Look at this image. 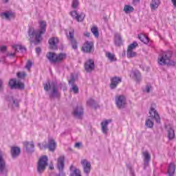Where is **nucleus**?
Masks as SVG:
<instances>
[{"instance_id":"26","label":"nucleus","mask_w":176,"mask_h":176,"mask_svg":"<svg viewBox=\"0 0 176 176\" xmlns=\"http://www.w3.org/2000/svg\"><path fill=\"white\" fill-rule=\"evenodd\" d=\"M20 152H21L20 148L19 147H12L11 148V155L12 157H17L20 155Z\"/></svg>"},{"instance_id":"51","label":"nucleus","mask_w":176,"mask_h":176,"mask_svg":"<svg viewBox=\"0 0 176 176\" xmlns=\"http://www.w3.org/2000/svg\"><path fill=\"white\" fill-rule=\"evenodd\" d=\"M82 146V142H77L75 144V148H78V149H79V148H80V146Z\"/></svg>"},{"instance_id":"49","label":"nucleus","mask_w":176,"mask_h":176,"mask_svg":"<svg viewBox=\"0 0 176 176\" xmlns=\"http://www.w3.org/2000/svg\"><path fill=\"white\" fill-rule=\"evenodd\" d=\"M3 91V81L0 79V91Z\"/></svg>"},{"instance_id":"59","label":"nucleus","mask_w":176,"mask_h":176,"mask_svg":"<svg viewBox=\"0 0 176 176\" xmlns=\"http://www.w3.org/2000/svg\"><path fill=\"white\" fill-rule=\"evenodd\" d=\"M3 1L4 2V3H8L9 2V0H3Z\"/></svg>"},{"instance_id":"21","label":"nucleus","mask_w":176,"mask_h":176,"mask_svg":"<svg viewBox=\"0 0 176 176\" xmlns=\"http://www.w3.org/2000/svg\"><path fill=\"white\" fill-rule=\"evenodd\" d=\"M132 78L135 80L137 83H140L141 82L142 77L141 76V73L138 70H133L131 73Z\"/></svg>"},{"instance_id":"19","label":"nucleus","mask_w":176,"mask_h":176,"mask_svg":"<svg viewBox=\"0 0 176 176\" xmlns=\"http://www.w3.org/2000/svg\"><path fill=\"white\" fill-rule=\"evenodd\" d=\"M48 43H50V48L56 50H57V45H58V38L52 37L49 39Z\"/></svg>"},{"instance_id":"5","label":"nucleus","mask_w":176,"mask_h":176,"mask_svg":"<svg viewBox=\"0 0 176 176\" xmlns=\"http://www.w3.org/2000/svg\"><path fill=\"white\" fill-rule=\"evenodd\" d=\"M173 52L171 51L161 52L158 56V64L160 65H166L167 64V61H170V60H171Z\"/></svg>"},{"instance_id":"36","label":"nucleus","mask_w":176,"mask_h":176,"mask_svg":"<svg viewBox=\"0 0 176 176\" xmlns=\"http://www.w3.org/2000/svg\"><path fill=\"white\" fill-rule=\"evenodd\" d=\"M135 56H137L136 52H134L133 50H127L126 56L128 57V58L135 57Z\"/></svg>"},{"instance_id":"35","label":"nucleus","mask_w":176,"mask_h":176,"mask_svg":"<svg viewBox=\"0 0 176 176\" xmlns=\"http://www.w3.org/2000/svg\"><path fill=\"white\" fill-rule=\"evenodd\" d=\"M85 13H81V14H78V15L76 16V20L77 21H80V22H82L83 21V20H85Z\"/></svg>"},{"instance_id":"13","label":"nucleus","mask_w":176,"mask_h":176,"mask_svg":"<svg viewBox=\"0 0 176 176\" xmlns=\"http://www.w3.org/2000/svg\"><path fill=\"white\" fill-rule=\"evenodd\" d=\"M94 68H96V65H94V60L93 59H89L85 62V69L86 72H92Z\"/></svg>"},{"instance_id":"54","label":"nucleus","mask_w":176,"mask_h":176,"mask_svg":"<svg viewBox=\"0 0 176 176\" xmlns=\"http://www.w3.org/2000/svg\"><path fill=\"white\" fill-rule=\"evenodd\" d=\"M140 0H133V5H138V3H140Z\"/></svg>"},{"instance_id":"3","label":"nucleus","mask_w":176,"mask_h":176,"mask_svg":"<svg viewBox=\"0 0 176 176\" xmlns=\"http://www.w3.org/2000/svg\"><path fill=\"white\" fill-rule=\"evenodd\" d=\"M46 57L49 59L50 63H61V61L67 58V54L60 53L57 54L54 52H49L47 54Z\"/></svg>"},{"instance_id":"42","label":"nucleus","mask_w":176,"mask_h":176,"mask_svg":"<svg viewBox=\"0 0 176 176\" xmlns=\"http://www.w3.org/2000/svg\"><path fill=\"white\" fill-rule=\"evenodd\" d=\"M87 104L89 107H94L96 105V101L94 100H93V99H89L87 101Z\"/></svg>"},{"instance_id":"12","label":"nucleus","mask_w":176,"mask_h":176,"mask_svg":"<svg viewBox=\"0 0 176 176\" xmlns=\"http://www.w3.org/2000/svg\"><path fill=\"white\" fill-rule=\"evenodd\" d=\"M81 164L82 166L84 173L87 174V175H89L91 170V164L90 162L87 161V160H82L81 161Z\"/></svg>"},{"instance_id":"28","label":"nucleus","mask_w":176,"mask_h":176,"mask_svg":"<svg viewBox=\"0 0 176 176\" xmlns=\"http://www.w3.org/2000/svg\"><path fill=\"white\" fill-rule=\"evenodd\" d=\"M168 138L169 140H173L175 138V133L174 129L171 126L167 127Z\"/></svg>"},{"instance_id":"14","label":"nucleus","mask_w":176,"mask_h":176,"mask_svg":"<svg viewBox=\"0 0 176 176\" xmlns=\"http://www.w3.org/2000/svg\"><path fill=\"white\" fill-rule=\"evenodd\" d=\"M67 38L70 40L72 49L76 50V49H78V43L76 42V40L74 38L73 30L69 31V36H67Z\"/></svg>"},{"instance_id":"38","label":"nucleus","mask_w":176,"mask_h":176,"mask_svg":"<svg viewBox=\"0 0 176 176\" xmlns=\"http://www.w3.org/2000/svg\"><path fill=\"white\" fill-rule=\"evenodd\" d=\"M70 91H73L74 94H78L79 93V87L76 85H72Z\"/></svg>"},{"instance_id":"50","label":"nucleus","mask_w":176,"mask_h":176,"mask_svg":"<svg viewBox=\"0 0 176 176\" xmlns=\"http://www.w3.org/2000/svg\"><path fill=\"white\" fill-rule=\"evenodd\" d=\"M144 91H146V93H149V91H151V86L146 85Z\"/></svg>"},{"instance_id":"1","label":"nucleus","mask_w":176,"mask_h":176,"mask_svg":"<svg viewBox=\"0 0 176 176\" xmlns=\"http://www.w3.org/2000/svg\"><path fill=\"white\" fill-rule=\"evenodd\" d=\"M39 24V30H35L34 28H30L28 30V36L31 39L30 41H32L34 36H35L34 45H39V43H41V41H42V35L46 32V21H41Z\"/></svg>"},{"instance_id":"46","label":"nucleus","mask_w":176,"mask_h":176,"mask_svg":"<svg viewBox=\"0 0 176 176\" xmlns=\"http://www.w3.org/2000/svg\"><path fill=\"white\" fill-rule=\"evenodd\" d=\"M10 102L14 104V107H16V108H18L19 107V101H17V100H14V99H12L10 100Z\"/></svg>"},{"instance_id":"15","label":"nucleus","mask_w":176,"mask_h":176,"mask_svg":"<svg viewBox=\"0 0 176 176\" xmlns=\"http://www.w3.org/2000/svg\"><path fill=\"white\" fill-rule=\"evenodd\" d=\"M121 82H122V78H120V77L115 76L111 78L110 89H111V90L116 89V87H118V85H119V83H121Z\"/></svg>"},{"instance_id":"40","label":"nucleus","mask_w":176,"mask_h":176,"mask_svg":"<svg viewBox=\"0 0 176 176\" xmlns=\"http://www.w3.org/2000/svg\"><path fill=\"white\" fill-rule=\"evenodd\" d=\"M138 46V43L136 41H133V43L129 45L127 50H133Z\"/></svg>"},{"instance_id":"48","label":"nucleus","mask_w":176,"mask_h":176,"mask_svg":"<svg viewBox=\"0 0 176 176\" xmlns=\"http://www.w3.org/2000/svg\"><path fill=\"white\" fill-rule=\"evenodd\" d=\"M74 83H75V78L72 77L71 80H69V85H71V86H72V85H75Z\"/></svg>"},{"instance_id":"60","label":"nucleus","mask_w":176,"mask_h":176,"mask_svg":"<svg viewBox=\"0 0 176 176\" xmlns=\"http://www.w3.org/2000/svg\"><path fill=\"white\" fill-rule=\"evenodd\" d=\"M50 170H53L54 168V166H50Z\"/></svg>"},{"instance_id":"6","label":"nucleus","mask_w":176,"mask_h":176,"mask_svg":"<svg viewBox=\"0 0 176 176\" xmlns=\"http://www.w3.org/2000/svg\"><path fill=\"white\" fill-rule=\"evenodd\" d=\"M47 156L43 155L38 160L37 164V171L39 174H42L45 170H46V167H47Z\"/></svg>"},{"instance_id":"17","label":"nucleus","mask_w":176,"mask_h":176,"mask_svg":"<svg viewBox=\"0 0 176 176\" xmlns=\"http://www.w3.org/2000/svg\"><path fill=\"white\" fill-rule=\"evenodd\" d=\"M149 114L151 115V118H153V119H155L157 123H160V116H159V113H157V111H156L155 108L152 107H151Z\"/></svg>"},{"instance_id":"7","label":"nucleus","mask_w":176,"mask_h":176,"mask_svg":"<svg viewBox=\"0 0 176 176\" xmlns=\"http://www.w3.org/2000/svg\"><path fill=\"white\" fill-rule=\"evenodd\" d=\"M3 151L0 149V175H8V168L6 167V162L3 159Z\"/></svg>"},{"instance_id":"16","label":"nucleus","mask_w":176,"mask_h":176,"mask_svg":"<svg viewBox=\"0 0 176 176\" xmlns=\"http://www.w3.org/2000/svg\"><path fill=\"white\" fill-rule=\"evenodd\" d=\"M111 122H112L111 120H106L104 121H102L100 124L102 132L105 135H107V134H108V131H109V129H108V125L109 124V123H111Z\"/></svg>"},{"instance_id":"55","label":"nucleus","mask_w":176,"mask_h":176,"mask_svg":"<svg viewBox=\"0 0 176 176\" xmlns=\"http://www.w3.org/2000/svg\"><path fill=\"white\" fill-rule=\"evenodd\" d=\"M41 52V47L36 48V53H37V54H39Z\"/></svg>"},{"instance_id":"37","label":"nucleus","mask_w":176,"mask_h":176,"mask_svg":"<svg viewBox=\"0 0 176 176\" xmlns=\"http://www.w3.org/2000/svg\"><path fill=\"white\" fill-rule=\"evenodd\" d=\"M15 86L16 87L14 89H19V90L24 89V83H23L20 81L16 82V84Z\"/></svg>"},{"instance_id":"44","label":"nucleus","mask_w":176,"mask_h":176,"mask_svg":"<svg viewBox=\"0 0 176 176\" xmlns=\"http://www.w3.org/2000/svg\"><path fill=\"white\" fill-rule=\"evenodd\" d=\"M31 67H32V62L31 60H28L25 65L26 69H28V71H30V69H31Z\"/></svg>"},{"instance_id":"32","label":"nucleus","mask_w":176,"mask_h":176,"mask_svg":"<svg viewBox=\"0 0 176 176\" xmlns=\"http://www.w3.org/2000/svg\"><path fill=\"white\" fill-rule=\"evenodd\" d=\"M124 12H125V13H131V12H134V8H133V6L126 5L124 7Z\"/></svg>"},{"instance_id":"56","label":"nucleus","mask_w":176,"mask_h":176,"mask_svg":"<svg viewBox=\"0 0 176 176\" xmlns=\"http://www.w3.org/2000/svg\"><path fill=\"white\" fill-rule=\"evenodd\" d=\"M85 36H87V38H89L90 36V33L89 32H85L84 33Z\"/></svg>"},{"instance_id":"33","label":"nucleus","mask_w":176,"mask_h":176,"mask_svg":"<svg viewBox=\"0 0 176 176\" xmlns=\"http://www.w3.org/2000/svg\"><path fill=\"white\" fill-rule=\"evenodd\" d=\"M106 57H107V58H109L110 61H116V58H115V54L111 52H107Z\"/></svg>"},{"instance_id":"20","label":"nucleus","mask_w":176,"mask_h":176,"mask_svg":"<svg viewBox=\"0 0 176 176\" xmlns=\"http://www.w3.org/2000/svg\"><path fill=\"white\" fill-rule=\"evenodd\" d=\"M142 155L144 156V169L145 170L149 166V162H151V154H149L148 151H144Z\"/></svg>"},{"instance_id":"9","label":"nucleus","mask_w":176,"mask_h":176,"mask_svg":"<svg viewBox=\"0 0 176 176\" xmlns=\"http://www.w3.org/2000/svg\"><path fill=\"white\" fill-rule=\"evenodd\" d=\"M116 104L119 109L126 108V97L123 95H120L116 98Z\"/></svg>"},{"instance_id":"41","label":"nucleus","mask_w":176,"mask_h":176,"mask_svg":"<svg viewBox=\"0 0 176 176\" xmlns=\"http://www.w3.org/2000/svg\"><path fill=\"white\" fill-rule=\"evenodd\" d=\"M78 6H79V0H73L72 8H73V9H76Z\"/></svg>"},{"instance_id":"22","label":"nucleus","mask_w":176,"mask_h":176,"mask_svg":"<svg viewBox=\"0 0 176 176\" xmlns=\"http://www.w3.org/2000/svg\"><path fill=\"white\" fill-rule=\"evenodd\" d=\"M1 17H4L6 20H10L12 17H14V14L12 11H6L0 14Z\"/></svg>"},{"instance_id":"57","label":"nucleus","mask_w":176,"mask_h":176,"mask_svg":"<svg viewBox=\"0 0 176 176\" xmlns=\"http://www.w3.org/2000/svg\"><path fill=\"white\" fill-rule=\"evenodd\" d=\"M173 6L176 8V0H171Z\"/></svg>"},{"instance_id":"23","label":"nucleus","mask_w":176,"mask_h":176,"mask_svg":"<svg viewBox=\"0 0 176 176\" xmlns=\"http://www.w3.org/2000/svg\"><path fill=\"white\" fill-rule=\"evenodd\" d=\"M69 170L71 171L70 176H82L80 175V170L79 169L75 168L74 165H72L69 168Z\"/></svg>"},{"instance_id":"2","label":"nucleus","mask_w":176,"mask_h":176,"mask_svg":"<svg viewBox=\"0 0 176 176\" xmlns=\"http://www.w3.org/2000/svg\"><path fill=\"white\" fill-rule=\"evenodd\" d=\"M37 146H38L41 151L43 149H48L50 152H54L57 148V143L54 141V139L50 138L48 139L47 144H46V142H43V144L38 143Z\"/></svg>"},{"instance_id":"4","label":"nucleus","mask_w":176,"mask_h":176,"mask_svg":"<svg viewBox=\"0 0 176 176\" xmlns=\"http://www.w3.org/2000/svg\"><path fill=\"white\" fill-rule=\"evenodd\" d=\"M52 89V91L50 94V98H54L60 96V93H58V89H57V86L56 83L49 82L44 84V90L45 91H49Z\"/></svg>"},{"instance_id":"34","label":"nucleus","mask_w":176,"mask_h":176,"mask_svg":"<svg viewBox=\"0 0 176 176\" xmlns=\"http://www.w3.org/2000/svg\"><path fill=\"white\" fill-rule=\"evenodd\" d=\"M91 31L92 32V34H94V36H96V38H98L100 34L98 33V28H97L96 26H94L91 29Z\"/></svg>"},{"instance_id":"27","label":"nucleus","mask_w":176,"mask_h":176,"mask_svg":"<svg viewBox=\"0 0 176 176\" xmlns=\"http://www.w3.org/2000/svg\"><path fill=\"white\" fill-rule=\"evenodd\" d=\"M168 174L169 176H174V174H175V164L173 162L168 166Z\"/></svg>"},{"instance_id":"39","label":"nucleus","mask_w":176,"mask_h":176,"mask_svg":"<svg viewBox=\"0 0 176 176\" xmlns=\"http://www.w3.org/2000/svg\"><path fill=\"white\" fill-rule=\"evenodd\" d=\"M145 125L146 127H148V129H152V127H153V121L151 120V118H148L146 120Z\"/></svg>"},{"instance_id":"8","label":"nucleus","mask_w":176,"mask_h":176,"mask_svg":"<svg viewBox=\"0 0 176 176\" xmlns=\"http://www.w3.org/2000/svg\"><path fill=\"white\" fill-rule=\"evenodd\" d=\"M65 158L64 156L62 155L58 158L57 168L59 170V173L58 176H65V173H64L63 172L64 166H65Z\"/></svg>"},{"instance_id":"29","label":"nucleus","mask_w":176,"mask_h":176,"mask_svg":"<svg viewBox=\"0 0 176 176\" xmlns=\"http://www.w3.org/2000/svg\"><path fill=\"white\" fill-rule=\"evenodd\" d=\"M12 48L15 50V53H16V52H19V50H20L21 53H25V52H27V49H25V47L20 45H13Z\"/></svg>"},{"instance_id":"52","label":"nucleus","mask_w":176,"mask_h":176,"mask_svg":"<svg viewBox=\"0 0 176 176\" xmlns=\"http://www.w3.org/2000/svg\"><path fill=\"white\" fill-rule=\"evenodd\" d=\"M6 49H7L6 46L3 45L1 47L0 50L1 52H6Z\"/></svg>"},{"instance_id":"25","label":"nucleus","mask_w":176,"mask_h":176,"mask_svg":"<svg viewBox=\"0 0 176 176\" xmlns=\"http://www.w3.org/2000/svg\"><path fill=\"white\" fill-rule=\"evenodd\" d=\"M114 43L116 46H120L123 42L122 41V36L119 33H117L114 36Z\"/></svg>"},{"instance_id":"31","label":"nucleus","mask_w":176,"mask_h":176,"mask_svg":"<svg viewBox=\"0 0 176 176\" xmlns=\"http://www.w3.org/2000/svg\"><path fill=\"white\" fill-rule=\"evenodd\" d=\"M138 38L141 42H143V43H145L146 45H148L149 43V38L148 36L144 35V34H139Z\"/></svg>"},{"instance_id":"53","label":"nucleus","mask_w":176,"mask_h":176,"mask_svg":"<svg viewBox=\"0 0 176 176\" xmlns=\"http://www.w3.org/2000/svg\"><path fill=\"white\" fill-rule=\"evenodd\" d=\"M7 56H8L9 57H14V56H16V52L15 53H8Z\"/></svg>"},{"instance_id":"11","label":"nucleus","mask_w":176,"mask_h":176,"mask_svg":"<svg viewBox=\"0 0 176 176\" xmlns=\"http://www.w3.org/2000/svg\"><path fill=\"white\" fill-rule=\"evenodd\" d=\"M94 47V44L91 41H85L82 46L81 50L84 53H90L93 48Z\"/></svg>"},{"instance_id":"10","label":"nucleus","mask_w":176,"mask_h":176,"mask_svg":"<svg viewBox=\"0 0 176 176\" xmlns=\"http://www.w3.org/2000/svg\"><path fill=\"white\" fill-rule=\"evenodd\" d=\"M84 111L83 107L82 106H76L74 108L72 114L74 118H77V119H82V116H83Z\"/></svg>"},{"instance_id":"24","label":"nucleus","mask_w":176,"mask_h":176,"mask_svg":"<svg viewBox=\"0 0 176 176\" xmlns=\"http://www.w3.org/2000/svg\"><path fill=\"white\" fill-rule=\"evenodd\" d=\"M160 6V0H151L150 8L151 10H156Z\"/></svg>"},{"instance_id":"30","label":"nucleus","mask_w":176,"mask_h":176,"mask_svg":"<svg viewBox=\"0 0 176 176\" xmlns=\"http://www.w3.org/2000/svg\"><path fill=\"white\" fill-rule=\"evenodd\" d=\"M17 83V80L16 78H12L8 82V86L11 90H14L16 88V84Z\"/></svg>"},{"instance_id":"47","label":"nucleus","mask_w":176,"mask_h":176,"mask_svg":"<svg viewBox=\"0 0 176 176\" xmlns=\"http://www.w3.org/2000/svg\"><path fill=\"white\" fill-rule=\"evenodd\" d=\"M17 76L21 78H25V76H27V74L19 72L17 73Z\"/></svg>"},{"instance_id":"43","label":"nucleus","mask_w":176,"mask_h":176,"mask_svg":"<svg viewBox=\"0 0 176 176\" xmlns=\"http://www.w3.org/2000/svg\"><path fill=\"white\" fill-rule=\"evenodd\" d=\"M175 62L174 60H171V59H170L168 61H167L166 65H168V67H175Z\"/></svg>"},{"instance_id":"18","label":"nucleus","mask_w":176,"mask_h":176,"mask_svg":"<svg viewBox=\"0 0 176 176\" xmlns=\"http://www.w3.org/2000/svg\"><path fill=\"white\" fill-rule=\"evenodd\" d=\"M23 145L25 148L26 151L28 153H32V152H34V148H35V145L34 144V142H25L23 143Z\"/></svg>"},{"instance_id":"58","label":"nucleus","mask_w":176,"mask_h":176,"mask_svg":"<svg viewBox=\"0 0 176 176\" xmlns=\"http://www.w3.org/2000/svg\"><path fill=\"white\" fill-rule=\"evenodd\" d=\"M3 61H5V56H3V58H1V59H0V63H3Z\"/></svg>"},{"instance_id":"45","label":"nucleus","mask_w":176,"mask_h":176,"mask_svg":"<svg viewBox=\"0 0 176 176\" xmlns=\"http://www.w3.org/2000/svg\"><path fill=\"white\" fill-rule=\"evenodd\" d=\"M78 12H76V10H74L70 12V15L72 16V17H73V19H75V20H76V16H78Z\"/></svg>"}]
</instances>
